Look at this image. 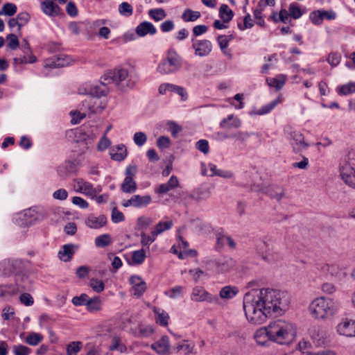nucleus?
Listing matches in <instances>:
<instances>
[{"label":"nucleus","instance_id":"obj_33","mask_svg":"<svg viewBox=\"0 0 355 355\" xmlns=\"http://www.w3.org/2000/svg\"><path fill=\"white\" fill-rule=\"evenodd\" d=\"M154 313L156 315L155 320L157 324L161 326L166 327L168 324L169 315L164 311L158 308H154Z\"/></svg>","mask_w":355,"mask_h":355},{"label":"nucleus","instance_id":"obj_58","mask_svg":"<svg viewBox=\"0 0 355 355\" xmlns=\"http://www.w3.org/2000/svg\"><path fill=\"white\" fill-rule=\"evenodd\" d=\"M279 103V100L275 99L271 101L270 103L263 106L258 112L257 114L263 115L269 113L272 111Z\"/></svg>","mask_w":355,"mask_h":355},{"label":"nucleus","instance_id":"obj_19","mask_svg":"<svg viewBox=\"0 0 355 355\" xmlns=\"http://www.w3.org/2000/svg\"><path fill=\"white\" fill-rule=\"evenodd\" d=\"M42 11L47 16L54 17L60 15L61 8L53 2V0H44L41 3Z\"/></svg>","mask_w":355,"mask_h":355},{"label":"nucleus","instance_id":"obj_12","mask_svg":"<svg viewBox=\"0 0 355 355\" xmlns=\"http://www.w3.org/2000/svg\"><path fill=\"white\" fill-rule=\"evenodd\" d=\"M191 47L194 50V55L198 57H206L212 51V43L208 40H198L192 37L191 40Z\"/></svg>","mask_w":355,"mask_h":355},{"label":"nucleus","instance_id":"obj_39","mask_svg":"<svg viewBox=\"0 0 355 355\" xmlns=\"http://www.w3.org/2000/svg\"><path fill=\"white\" fill-rule=\"evenodd\" d=\"M112 241L110 234H103L96 237L94 243L97 248H105L111 245Z\"/></svg>","mask_w":355,"mask_h":355},{"label":"nucleus","instance_id":"obj_1","mask_svg":"<svg viewBox=\"0 0 355 355\" xmlns=\"http://www.w3.org/2000/svg\"><path fill=\"white\" fill-rule=\"evenodd\" d=\"M289 297L286 292L263 288L245 293L243 310L247 320L254 324H261L272 313H280L287 309Z\"/></svg>","mask_w":355,"mask_h":355},{"label":"nucleus","instance_id":"obj_22","mask_svg":"<svg viewBox=\"0 0 355 355\" xmlns=\"http://www.w3.org/2000/svg\"><path fill=\"white\" fill-rule=\"evenodd\" d=\"M135 32L138 36L145 37L148 34L151 35L156 34L157 29L151 22L144 21L136 27Z\"/></svg>","mask_w":355,"mask_h":355},{"label":"nucleus","instance_id":"obj_34","mask_svg":"<svg viewBox=\"0 0 355 355\" xmlns=\"http://www.w3.org/2000/svg\"><path fill=\"white\" fill-rule=\"evenodd\" d=\"M109 349L110 351H118L121 353H125L127 351V347L120 337L114 336L111 340Z\"/></svg>","mask_w":355,"mask_h":355},{"label":"nucleus","instance_id":"obj_13","mask_svg":"<svg viewBox=\"0 0 355 355\" xmlns=\"http://www.w3.org/2000/svg\"><path fill=\"white\" fill-rule=\"evenodd\" d=\"M151 201L152 198L149 195H133L130 199L123 200L122 205L125 207H133L135 208L141 209L147 207Z\"/></svg>","mask_w":355,"mask_h":355},{"label":"nucleus","instance_id":"obj_29","mask_svg":"<svg viewBox=\"0 0 355 355\" xmlns=\"http://www.w3.org/2000/svg\"><path fill=\"white\" fill-rule=\"evenodd\" d=\"M17 264V261L3 260L0 262V275L10 276L12 273L15 272V266Z\"/></svg>","mask_w":355,"mask_h":355},{"label":"nucleus","instance_id":"obj_37","mask_svg":"<svg viewBox=\"0 0 355 355\" xmlns=\"http://www.w3.org/2000/svg\"><path fill=\"white\" fill-rule=\"evenodd\" d=\"M219 16L224 23H227L232 19L234 13L227 4H222L219 9Z\"/></svg>","mask_w":355,"mask_h":355},{"label":"nucleus","instance_id":"obj_52","mask_svg":"<svg viewBox=\"0 0 355 355\" xmlns=\"http://www.w3.org/2000/svg\"><path fill=\"white\" fill-rule=\"evenodd\" d=\"M13 61L15 64L34 63L36 61V57L33 54L29 55H24L23 56L15 58Z\"/></svg>","mask_w":355,"mask_h":355},{"label":"nucleus","instance_id":"obj_50","mask_svg":"<svg viewBox=\"0 0 355 355\" xmlns=\"http://www.w3.org/2000/svg\"><path fill=\"white\" fill-rule=\"evenodd\" d=\"M153 223V220L147 216H140L137 218V225L139 230H146Z\"/></svg>","mask_w":355,"mask_h":355},{"label":"nucleus","instance_id":"obj_63","mask_svg":"<svg viewBox=\"0 0 355 355\" xmlns=\"http://www.w3.org/2000/svg\"><path fill=\"white\" fill-rule=\"evenodd\" d=\"M111 218L114 223H118L123 221L125 220V216L121 211L117 209L116 207H114L112 210Z\"/></svg>","mask_w":355,"mask_h":355},{"label":"nucleus","instance_id":"obj_45","mask_svg":"<svg viewBox=\"0 0 355 355\" xmlns=\"http://www.w3.org/2000/svg\"><path fill=\"white\" fill-rule=\"evenodd\" d=\"M337 92L341 96L352 94L355 92V83H349L340 86L337 88Z\"/></svg>","mask_w":355,"mask_h":355},{"label":"nucleus","instance_id":"obj_42","mask_svg":"<svg viewBox=\"0 0 355 355\" xmlns=\"http://www.w3.org/2000/svg\"><path fill=\"white\" fill-rule=\"evenodd\" d=\"M148 16L155 21H159L166 17V12L163 8H153L148 10Z\"/></svg>","mask_w":355,"mask_h":355},{"label":"nucleus","instance_id":"obj_49","mask_svg":"<svg viewBox=\"0 0 355 355\" xmlns=\"http://www.w3.org/2000/svg\"><path fill=\"white\" fill-rule=\"evenodd\" d=\"M119 12L122 16L128 17L133 13L132 6L128 2H123L119 6Z\"/></svg>","mask_w":355,"mask_h":355},{"label":"nucleus","instance_id":"obj_21","mask_svg":"<svg viewBox=\"0 0 355 355\" xmlns=\"http://www.w3.org/2000/svg\"><path fill=\"white\" fill-rule=\"evenodd\" d=\"M78 248V246L72 243L65 244L58 252V257L62 261H69Z\"/></svg>","mask_w":355,"mask_h":355},{"label":"nucleus","instance_id":"obj_2","mask_svg":"<svg viewBox=\"0 0 355 355\" xmlns=\"http://www.w3.org/2000/svg\"><path fill=\"white\" fill-rule=\"evenodd\" d=\"M270 339L281 345H289L297 336L295 325L288 321L278 319L271 321L268 324Z\"/></svg>","mask_w":355,"mask_h":355},{"label":"nucleus","instance_id":"obj_14","mask_svg":"<svg viewBox=\"0 0 355 355\" xmlns=\"http://www.w3.org/2000/svg\"><path fill=\"white\" fill-rule=\"evenodd\" d=\"M337 333L346 337H355V320L348 318L343 319L336 326Z\"/></svg>","mask_w":355,"mask_h":355},{"label":"nucleus","instance_id":"obj_16","mask_svg":"<svg viewBox=\"0 0 355 355\" xmlns=\"http://www.w3.org/2000/svg\"><path fill=\"white\" fill-rule=\"evenodd\" d=\"M28 280L26 277H18L15 280V285H6L4 286L5 297L8 295H15L18 293L27 289V287L23 282Z\"/></svg>","mask_w":355,"mask_h":355},{"label":"nucleus","instance_id":"obj_40","mask_svg":"<svg viewBox=\"0 0 355 355\" xmlns=\"http://www.w3.org/2000/svg\"><path fill=\"white\" fill-rule=\"evenodd\" d=\"M238 288L234 286H224L220 291V297L223 299H232L238 293Z\"/></svg>","mask_w":355,"mask_h":355},{"label":"nucleus","instance_id":"obj_59","mask_svg":"<svg viewBox=\"0 0 355 355\" xmlns=\"http://www.w3.org/2000/svg\"><path fill=\"white\" fill-rule=\"evenodd\" d=\"M30 15L26 12H19L17 15L16 19L18 20L19 22V32L21 31V28L22 26H25L30 20Z\"/></svg>","mask_w":355,"mask_h":355},{"label":"nucleus","instance_id":"obj_51","mask_svg":"<svg viewBox=\"0 0 355 355\" xmlns=\"http://www.w3.org/2000/svg\"><path fill=\"white\" fill-rule=\"evenodd\" d=\"M82 347V343L80 341H73L70 343L67 347V355H77Z\"/></svg>","mask_w":355,"mask_h":355},{"label":"nucleus","instance_id":"obj_36","mask_svg":"<svg viewBox=\"0 0 355 355\" xmlns=\"http://www.w3.org/2000/svg\"><path fill=\"white\" fill-rule=\"evenodd\" d=\"M146 257V252L144 249L135 250L132 252V261L128 263L130 265H141L144 263Z\"/></svg>","mask_w":355,"mask_h":355},{"label":"nucleus","instance_id":"obj_23","mask_svg":"<svg viewBox=\"0 0 355 355\" xmlns=\"http://www.w3.org/2000/svg\"><path fill=\"white\" fill-rule=\"evenodd\" d=\"M320 270L339 279L345 276V272L336 264H324L321 266Z\"/></svg>","mask_w":355,"mask_h":355},{"label":"nucleus","instance_id":"obj_20","mask_svg":"<svg viewBox=\"0 0 355 355\" xmlns=\"http://www.w3.org/2000/svg\"><path fill=\"white\" fill-rule=\"evenodd\" d=\"M74 181L76 184L77 192L84 193L89 196H96V190L90 182H86L82 178L76 179Z\"/></svg>","mask_w":355,"mask_h":355},{"label":"nucleus","instance_id":"obj_46","mask_svg":"<svg viewBox=\"0 0 355 355\" xmlns=\"http://www.w3.org/2000/svg\"><path fill=\"white\" fill-rule=\"evenodd\" d=\"M140 236L141 245L143 246H149L155 241L157 235L153 230L150 235H147L144 232H142L140 234Z\"/></svg>","mask_w":355,"mask_h":355},{"label":"nucleus","instance_id":"obj_31","mask_svg":"<svg viewBox=\"0 0 355 355\" xmlns=\"http://www.w3.org/2000/svg\"><path fill=\"white\" fill-rule=\"evenodd\" d=\"M216 244L218 248H223L227 245L230 249H235L236 243L234 239L226 234L218 233L216 236Z\"/></svg>","mask_w":355,"mask_h":355},{"label":"nucleus","instance_id":"obj_24","mask_svg":"<svg viewBox=\"0 0 355 355\" xmlns=\"http://www.w3.org/2000/svg\"><path fill=\"white\" fill-rule=\"evenodd\" d=\"M130 282L132 285L133 295L140 297L146 291V283L137 275H133L130 278Z\"/></svg>","mask_w":355,"mask_h":355},{"label":"nucleus","instance_id":"obj_10","mask_svg":"<svg viewBox=\"0 0 355 355\" xmlns=\"http://www.w3.org/2000/svg\"><path fill=\"white\" fill-rule=\"evenodd\" d=\"M137 173V166L135 165H129L125 171V178L121 185V190L125 193H133L137 191V182L134 180Z\"/></svg>","mask_w":355,"mask_h":355},{"label":"nucleus","instance_id":"obj_15","mask_svg":"<svg viewBox=\"0 0 355 355\" xmlns=\"http://www.w3.org/2000/svg\"><path fill=\"white\" fill-rule=\"evenodd\" d=\"M23 220L27 225H31L44 218L42 209L30 208L24 211Z\"/></svg>","mask_w":355,"mask_h":355},{"label":"nucleus","instance_id":"obj_5","mask_svg":"<svg viewBox=\"0 0 355 355\" xmlns=\"http://www.w3.org/2000/svg\"><path fill=\"white\" fill-rule=\"evenodd\" d=\"M257 250L266 262L274 263L279 259L277 239L275 236L264 237L261 243L257 246Z\"/></svg>","mask_w":355,"mask_h":355},{"label":"nucleus","instance_id":"obj_60","mask_svg":"<svg viewBox=\"0 0 355 355\" xmlns=\"http://www.w3.org/2000/svg\"><path fill=\"white\" fill-rule=\"evenodd\" d=\"M12 352L15 355H28L31 349L22 345H17L12 347Z\"/></svg>","mask_w":355,"mask_h":355},{"label":"nucleus","instance_id":"obj_27","mask_svg":"<svg viewBox=\"0 0 355 355\" xmlns=\"http://www.w3.org/2000/svg\"><path fill=\"white\" fill-rule=\"evenodd\" d=\"M151 348L159 354H166L170 348L168 337L166 336H162L159 340L151 345Z\"/></svg>","mask_w":355,"mask_h":355},{"label":"nucleus","instance_id":"obj_3","mask_svg":"<svg viewBox=\"0 0 355 355\" xmlns=\"http://www.w3.org/2000/svg\"><path fill=\"white\" fill-rule=\"evenodd\" d=\"M309 311L314 319L324 320L338 312V306L332 298L318 297L310 303Z\"/></svg>","mask_w":355,"mask_h":355},{"label":"nucleus","instance_id":"obj_26","mask_svg":"<svg viewBox=\"0 0 355 355\" xmlns=\"http://www.w3.org/2000/svg\"><path fill=\"white\" fill-rule=\"evenodd\" d=\"M77 171V166L72 161H66L58 168V173L62 178L68 177Z\"/></svg>","mask_w":355,"mask_h":355},{"label":"nucleus","instance_id":"obj_32","mask_svg":"<svg viewBox=\"0 0 355 355\" xmlns=\"http://www.w3.org/2000/svg\"><path fill=\"white\" fill-rule=\"evenodd\" d=\"M263 192L277 201L281 200L285 196L284 189L277 186L266 187Z\"/></svg>","mask_w":355,"mask_h":355},{"label":"nucleus","instance_id":"obj_44","mask_svg":"<svg viewBox=\"0 0 355 355\" xmlns=\"http://www.w3.org/2000/svg\"><path fill=\"white\" fill-rule=\"evenodd\" d=\"M43 340V336L40 333H30L26 338V343L31 346H35L41 343Z\"/></svg>","mask_w":355,"mask_h":355},{"label":"nucleus","instance_id":"obj_8","mask_svg":"<svg viewBox=\"0 0 355 355\" xmlns=\"http://www.w3.org/2000/svg\"><path fill=\"white\" fill-rule=\"evenodd\" d=\"M284 132L294 153H300L309 146V144L305 142L304 135L293 127L290 125L285 126Z\"/></svg>","mask_w":355,"mask_h":355},{"label":"nucleus","instance_id":"obj_54","mask_svg":"<svg viewBox=\"0 0 355 355\" xmlns=\"http://www.w3.org/2000/svg\"><path fill=\"white\" fill-rule=\"evenodd\" d=\"M170 88L171 89H169V92H174L180 95L182 101H185L187 99L188 95L185 89L183 87L170 83Z\"/></svg>","mask_w":355,"mask_h":355},{"label":"nucleus","instance_id":"obj_38","mask_svg":"<svg viewBox=\"0 0 355 355\" xmlns=\"http://www.w3.org/2000/svg\"><path fill=\"white\" fill-rule=\"evenodd\" d=\"M200 17L201 14L199 11H194L187 8L183 12L182 19L185 22L195 21Z\"/></svg>","mask_w":355,"mask_h":355},{"label":"nucleus","instance_id":"obj_11","mask_svg":"<svg viewBox=\"0 0 355 355\" xmlns=\"http://www.w3.org/2000/svg\"><path fill=\"white\" fill-rule=\"evenodd\" d=\"M191 300L193 302H207L210 304H217L219 303V298L217 295H213L208 293L201 286H195L191 294Z\"/></svg>","mask_w":355,"mask_h":355},{"label":"nucleus","instance_id":"obj_55","mask_svg":"<svg viewBox=\"0 0 355 355\" xmlns=\"http://www.w3.org/2000/svg\"><path fill=\"white\" fill-rule=\"evenodd\" d=\"M17 8L15 4L6 3L3 6L2 12L0 14H4L8 16H12L17 12Z\"/></svg>","mask_w":355,"mask_h":355},{"label":"nucleus","instance_id":"obj_43","mask_svg":"<svg viewBox=\"0 0 355 355\" xmlns=\"http://www.w3.org/2000/svg\"><path fill=\"white\" fill-rule=\"evenodd\" d=\"M173 223L172 220L159 221L155 227L153 232L157 234H161L164 232L172 228Z\"/></svg>","mask_w":355,"mask_h":355},{"label":"nucleus","instance_id":"obj_6","mask_svg":"<svg viewBox=\"0 0 355 355\" xmlns=\"http://www.w3.org/2000/svg\"><path fill=\"white\" fill-rule=\"evenodd\" d=\"M340 176L349 187L355 189V150L348 153L347 157L340 164Z\"/></svg>","mask_w":355,"mask_h":355},{"label":"nucleus","instance_id":"obj_9","mask_svg":"<svg viewBox=\"0 0 355 355\" xmlns=\"http://www.w3.org/2000/svg\"><path fill=\"white\" fill-rule=\"evenodd\" d=\"M107 93L106 89H101L100 86L96 85L92 88L91 94L96 96H89L88 99L84 101L83 106H87L91 113L96 114L101 112L105 107V105H102L100 96H105Z\"/></svg>","mask_w":355,"mask_h":355},{"label":"nucleus","instance_id":"obj_56","mask_svg":"<svg viewBox=\"0 0 355 355\" xmlns=\"http://www.w3.org/2000/svg\"><path fill=\"white\" fill-rule=\"evenodd\" d=\"M322 13L321 10H314L310 12L309 14V19L316 26H319L322 24Z\"/></svg>","mask_w":355,"mask_h":355},{"label":"nucleus","instance_id":"obj_47","mask_svg":"<svg viewBox=\"0 0 355 355\" xmlns=\"http://www.w3.org/2000/svg\"><path fill=\"white\" fill-rule=\"evenodd\" d=\"M288 12L291 18L294 19H297L302 17L303 12L298 6V4L295 2L292 3L289 5L288 7Z\"/></svg>","mask_w":355,"mask_h":355},{"label":"nucleus","instance_id":"obj_48","mask_svg":"<svg viewBox=\"0 0 355 355\" xmlns=\"http://www.w3.org/2000/svg\"><path fill=\"white\" fill-rule=\"evenodd\" d=\"M266 81L269 86L275 87L277 90L281 89L285 84V78L282 76L278 78H268Z\"/></svg>","mask_w":355,"mask_h":355},{"label":"nucleus","instance_id":"obj_30","mask_svg":"<svg viewBox=\"0 0 355 355\" xmlns=\"http://www.w3.org/2000/svg\"><path fill=\"white\" fill-rule=\"evenodd\" d=\"M219 125L221 128H239L241 125V122L237 116L230 114L220 122Z\"/></svg>","mask_w":355,"mask_h":355},{"label":"nucleus","instance_id":"obj_41","mask_svg":"<svg viewBox=\"0 0 355 355\" xmlns=\"http://www.w3.org/2000/svg\"><path fill=\"white\" fill-rule=\"evenodd\" d=\"M194 346L195 345L193 343L184 340L176 346L175 350L176 352H182L184 354H189L193 352Z\"/></svg>","mask_w":355,"mask_h":355},{"label":"nucleus","instance_id":"obj_25","mask_svg":"<svg viewBox=\"0 0 355 355\" xmlns=\"http://www.w3.org/2000/svg\"><path fill=\"white\" fill-rule=\"evenodd\" d=\"M107 223V218L104 215H100L99 216H95L93 214H90L85 219V224L87 227L92 229H99L105 225Z\"/></svg>","mask_w":355,"mask_h":355},{"label":"nucleus","instance_id":"obj_7","mask_svg":"<svg viewBox=\"0 0 355 355\" xmlns=\"http://www.w3.org/2000/svg\"><path fill=\"white\" fill-rule=\"evenodd\" d=\"M182 67V59L173 49L167 51L166 57L157 66V71L162 74L173 73Z\"/></svg>","mask_w":355,"mask_h":355},{"label":"nucleus","instance_id":"obj_18","mask_svg":"<svg viewBox=\"0 0 355 355\" xmlns=\"http://www.w3.org/2000/svg\"><path fill=\"white\" fill-rule=\"evenodd\" d=\"M254 338L257 345L262 347H269L272 341L270 339L268 325L257 329L254 334Z\"/></svg>","mask_w":355,"mask_h":355},{"label":"nucleus","instance_id":"obj_28","mask_svg":"<svg viewBox=\"0 0 355 355\" xmlns=\"http://www.w3.org/2000/svg\"><path fill=\"white\" fill-rule=\"evenodd\" d=\"M81 136L80 138L86 141V144H90L99 135V130L97 126H91L90 128L84 127L81 130Z\"/></svg>","mask_w":355,"mask_h":355},{"label":"nucleus","instance_id":"obj_64","mask_svg":"<svg viewBox=\"0 0 355 355\" xmlns=\"http://www.w3.org/2000/svg\"><path fill=\"white\" fill-rule=\"evenodd\" d=\"M6 40L8 41L7 45L10 49L15 50L19 46V40L16 35L9 34L7 35Z\"/></svg>","mask_w":355,"mask_h":355},{"label":"nucleus","instance_id":"obj_17","mask_svg":"<svg viewBox=\"0 0 355 355\" xmlns=\"http://www.w3.org/2000/svg\"><path fill=\"white\" fill-rule=\"evenodd\" d=\"M73 62L72 58L67 55L53 56L46 60V65L51 68L64 67Z\"/></svg>","mask_w":355,"mask_h":355},{"label":"nucleus","instance_id":"obj_57","mask_svg":"<svg viewBox=\"0 0 355 355\" xmlns=\"http://www.w3.org/2000/svg\"><path fill=\"white\" fill-rule=\"evenodd\" d=\"M89 286L96 293H101L105 289L103 282L94 278L90 279Z\"/></svg>","mask_w":355,"mask_h":355},{"label":"nucleus","instance_id":"obj_53","mask_svg":"<svg viewBox=\"0 0 355 355\" xmlns=\"http://www.w3.org/2000/svg\"><path fill=\"white\" fill-rule=\"evenodd\" d=\"M87 309L91 312L96 311L101 309V300L98 297L89 298L87 304Z\"/></svg>","mask_w":355,"mask_h":355},{"label":"nucleus","instance_id":"obj_35","mask_svg":"<svg viewBox=\"0 0 355 355\" xmlns=\"http://www.w3.org/2000/svg\"><path fill=\"white\" fill-rule=\"evenodd\" d=\"M117 151L114 152V149L112 150L110 153L111 158L115 161H123L127 156V150L124 145H118L116 147Z\"/></svg>","mask_w":355,"mask_h":355},{"label":"nucleus","instance_id":"obj_61","mask_svg":"<svg viewBox=\"0 0 355 355\" xmlns=\"http://www.w3.org/2000/svg\"><path fill=\"white\" fill-rule=\"evenodd\" d=\"M135 144L138 146H142L147 141V136L143 132H137L133 136Z\"/></svg>","mask_w":355,"mask_h":355},{"label":"nucleus","instance_id":"obj_4","mask_svg":"<svg viewBox=\"0 0 355 355\" xmlns=\"http://www.w3.org/2000/svg\"><path fill=\"white\" fill-rule=\"evenodd\" d=\"M111 74L109 79L122 90L133 88L139 80L137 73L132 67H117Z\"/></svg>","mask_w":355,"mask_h":355},{"label":"nucleus","instance_id":"obj_62","mask_svg":"<svg viewBox=\"0 0 355 355\" xmlns=\"http://www.w3.org/2000/svg\"><path fill=\"white\" fill-rule=\"evenodd\" d=\"M88 300L89 296L85 293H82L80 296L73 297L71 302L75 306H86Z\"/></svg>","mask_w":355,"mask_h":355}]
</instances>
